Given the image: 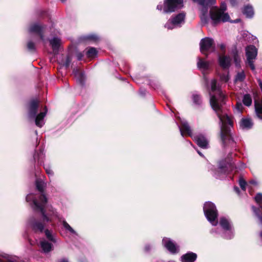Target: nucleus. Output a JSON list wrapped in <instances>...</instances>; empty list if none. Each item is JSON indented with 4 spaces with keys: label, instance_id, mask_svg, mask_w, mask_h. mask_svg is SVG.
<instances>
[{
    "label": "nucleus",
    "instance_id": "nucleus-32",
    "mask_svg": "<svg viewBox=\"0 0 262 262\" xmlns=\"http://www.w3.org/2000/svg\"><path fill=\"white\" fill-rule=\"evenodd\" d=\"M229 79V77L228 74H226L224 75H223L221 76V80L223 82H227Z\"/></svg>",
    "mask_w": 262,
    "mask_h": 262
},
{
    "label": "nucleus",
    "instance_id": "nucleus-3",
    "mask_svg": "<svg viewBox=\"0 0 262 262\" xmlns=\"http://www.w3.org/2000/svg\"><path fill=\"white\" fill-rule=\"evenodd\" d=\"M183 0H164L163 4H159L157 9L165 13H171L183 7Z\"/></svg>",
    "mask_w": 262,
    "mask_h": 262
},
{
    "label": "nucleus",
    "instance_id": "nucleus-6",
    "mask_svg": "<svg viewBox=\"0 0 262 262\" xmlns=\"http://www.w3.org/2000/svg\"><path fill=\"white\" fill-rule=\"evenodd\" d=\"M40 199L41 202H40V203H38L36 200H34L33 194H30L28 195L26 197V200L27 202H30V201H32L35 207L36 208L39 209L41 211V212L42 213L43 217V220L48 221H49V219L47 217L46 215L45 214V212L43 211V209H42V207H43V205L45 204L47 202V199L45 195L42 194L40 196Z\"/></svg>",
    "mask_w": 262,
    "mask_h": 262
},
{
    "label": "nucleus",
    "instance_id": "nucleus-21",
    "mask_svg": "<svg viewBox=\"0 0 262 262\" xmlns=\"http://www.w3.org/2000/svg\"><path fill=\"white\" fill-rule=\"evenodd\" d=\"M201 19L202 23L204 24L208 23L209 18L207 16V11L205 8H203L201 9Z\"/></svg>",
    "mask_w": 262,
    "mask_h": 262
},
{
    "label": "nucleus",
    "instance_id": "nucleus-9",
    "mask_svg": "<svg viewBox=\"0 0 262 262\" xmlns=\"http://www.w3.org/2000/svg\"><path fill=\"white\" fill-rule=\"evenodd\" d=\"M163 245L171 253H175L178 251V247H177L169 238H164L163 239Z\"/></svg>",
    "mask_w": 262,
    "mask_h": 262
},
{
    "label": "nucleus",
    "instance_id": "nucleus-39",
    "mask_svg": "<svg viewBox=\"0 0 262 262\" xmlns=\"http://www.w3.org/2000/svg\"><path fill=\"white\" fill-rule=\"evenodd\" d=\"M28 48L30 50L34 49V45L33 43H32V42H29L28 43Z\"/></svg>",
    "mask_w": 262,
    "mask_h": 262
},
{
    "label": "nucleus",
    "instance_id": "nucleus-17",
    "mask_svg": "<svg viewBox=\"0 0 262 262\" xmlns=\"http://www.w3.org/2000/svg\"><path fill=\"white\" fill-rule=\"evenodd\" d=\"M37 102L33 101L31 102L29 107V116L33 117L36 113L37 107Z\"/></svg>",
    "mask_w": 262,
    "mask_h": 262
},
{
    "label": "nucleus",
    "instance_id": "nucleus-19",
    "mask_svg": "<svg viewBox=\"0 0 262 262\" xmlns=\"http://www.w3.org/2000/svg\"><path fill=\"white\" fill-rule=\"evenodd\" d=\"M43 27L39 24H35L32 25L30 28V31L31 32H37L40 33L43 29Z\"/></svg>",
    "mask_w": 262,
    "mask_h": 262
},
{
    "label": "nucleus",
    "instance_id": "nucleus-13",
    "mask_svg": "<svg viewBox=\"0 0 262 262\" xmlns=\"http://www.w3.org/2000/svg\"><path fill=\"white\" fill-rule=\"evenodd\" d=\"M220 224L225 230L231 231L232 226L230 222L227 219L224 217L221 218Z\"/></svg>",
    "mask_w": 262,
    "mask_h": 262
},
{
    "label": "nucleus",
    "instance_id": "nucleus-25",
    "mask_svg": "<svg viewBox=\"0 0 262 262\" xmlns=\"http://www.w3.org/2000/svg\"><path fill=\"white\" fill-rule=\"evenodd\" d=\"M243 103L247 106H250L252 103V99L249 95H246L243 98Z\"/></svg>",
    "mask_w": 262,
    "mask_h": 262
},
{
    "label": "nucleus",
    "instance_id": "nucleus-43",
    "mask_svg": "<svg viewBox=\"0 0 262 262\" xmlns=\"http://www.w3.org/2000/svg\"><path fill=\"white\" fill-rule=\"evenodd\" d=\"M234 190H235V191L237 193H238V192H239V189H238L237 187H235V188H234Z\"/></svg>",
    "mask_w": 262,
    "mask_h": 262
},
{
    "label": "nucleus",
    "instance_id": "nucleus-44",
    "mask_svg": "<svg viewBox=\"0 0 262 262\" xmlns=\"http://www.w3.org/2000/svg\"><path fill=\"white\" fill-rule=\"evenodd\" d=\"M60 262H68V260L66 259H62L60 261Z\"/></svg>",
    "mask_w": 262,
    "mask_h": 262
},
{
    "label": "nucleus",
    "instance_id": "nucleus-28",
    "mask_svg": "<svg viewBox=\"0 0 262 262\" xmlns=\"http://www.w3.org/2000/svg\"><path fill=\"white\" fill-rule=\"evenodd\" d=\"M255 110L257 113L262 114V101L261 103H255Z\"/></svg>",
    "mask_w": 262,
    "mask_h": 262
},
{
    "label": "nucleus",
    "instance_id": "nucleus-36",
    "mask_svg": "<svg viewBox=\"0 0 262 262\" xmlns=\"http://www.w3.org/2000/svg\"><path fill=\"white\" fill-rule=\"evenodd\" d=\"M252 209L253 211L255 213V214L257 216V217L259 219L261 224H262V216L259 215L257 212V210L255 207H252Z\"/></svg>",
    "mask_w": 262,
    "mask_h": 262
},
{
    "label": "nucleus",
    "instance_id": "nucleus-40",
    "mask_svg": "<svg viewBox=\"0 0 262 262\" xmlns=\"http://www.w3.org/2000/svg\"><path fill=\"white\" fill-rule=\"evenodd\" d=\"M219 47L222 51H224L225 50L226 46L224 43H221L219 45Z\"/></svg>",
    "mask_w": 262,
    "mask_h": 262
},
{
    "label": "nucleus",
    "instance_id": "nucleus-47",
    "mask_svg": "<svg viewBox=\"0 0 262 262\" xmlns=\"http://www.w3.org/2000/svg\"><path fill=\"white\" fill-rule=\"evenodd\" d=\"M40 37H41V38H42V35H40Z\"/></svg>",
    "mask_w": 262,
    "mask_h": 262
},
{
    "label": "nucleus",
    "instance_id": "nucleus-27",
    "mask_svg": "<svg viewBox=\"0 0 262 262\" xmlns=\"http://www.w3.org/2000/svg\"><path fill=\"white\" fill-rule=\"evenodd\" d=\"M63 226L67 230L69 231L71 233H75V231L74 230V229L66 222H63Z\"/></svg>",
    "mask_w": 262,
    "mask_h": 262
},
{
    "label": "nucleus",
    "instance_id": "nucleus-2",
    "mask_svg": "<svg viewBox=\"0 0 262 262\" xmlns=\"http://www.w3.org/2000/svg\"><path fill=\"white\" fill-rule=\"evenodd\" d=\"M227 7L225 3L221 4L220 8L212 7L209 11V18L213 25H217L222 22L230 21V16L226 12Z\"/></svg>",
    "mask_w": 262,
    "mask_h": 262
},
{
    "label": "nucleus",
    "instance_id": "nucleus-18",
    "mask_svg": "<svg viewBox=\"0 0 262 262\" xmlns=\"http://www.w3.org/2000/svg\"><path fill=\"white\" fill-rule=\"evenodd\" d=\"M243 13L247 17H251L254 15V11L253 8L250 6H246L244 7L243 10Z\"/></svg>",
    "mask_w": 262,
    "mask_h": 262
},
{
    "label": "nucleus",
    "instance_id": "nucleus-22",
    "mask_svg": "<svg viewBox=\"0 0 262 262\" xmlns=\"http://www.w3.org/2000/svg\"><path fill=\"white\" fill-rule=\"evenodd\" d=\"M182 135H183L184 132L187 133L189 135H191V129L187 123H184L183 124V128L181 129Z\"/></svg>",
    "mask_w": 262,
    "mask_h": 262
},
{
    "label": "nucleus",
    "instance_id": "nucleus-46",
    "mask_svg": "<svg viewBox=\"0 0 262 262\" xmlns=\"http://www.w3.org/2000/svg\"><path fill=\"white\" fill-rule=\"evenodd\" d=\"M96 37H92V39H96Z\"/></svg>",
    "mask_w": 262,
    "mask_h": 262
},
{
    "label": "nucleus",
    "instance_id": "nucleus-15",
    "mask_svg": "<svg viewBox=\"0 0 262 262\" xmlns=\"http://www.w3.org/2000/svg\"><path fill=\"white\" fill-rule=\"evenodd\" d=\"M198 68L202 71L208 70L210 67V63L207 61L199 59L198 62Z\"/></svg>",
    "mask_w": 262,
    "mask_h": 262
},
{
    "label": "nucleus",
    "instance_id": "nucleus-45",
    "mask_svg": "<svg viewBox=\"0 0 262 262\" xmlns=\"http://www.w3.org/2000/svg\"><path fill=\"white\" fill-rule=\"evenodd\" d=\"M198 154H199L200 156H202V154H201L200 152L198 151Z\"/></svg>",
    "mask_w": 262,
    "mask_h": 262
},
{
    "label": "nucleus",
    "instance_id": "nucleus-33",
    "mask_svg": "<svg viewBox=\"0 0 262 262\" xmlns=\"http://www.w3.org/2000/svg\"><path fill=\"white\" fill-rule=\"evenodd\" d=\"M239 184L241 186V187L244 190H245L246 188V183L245 181L243 179H240L239 181Z\"/></svg>",
    "mask_w": 262,
    "mask_h": 262
},
{
    "label": "nucleus",
    "instance_id": "nucleus-5",
    "mask_svg": "<svg viewBox=\"0 0 262 262\" xmlns=\"http://www.w3.org/2000/svg\"><path fill=\"white\" fill-rule=\"evenodd\" d=\"M185 15L184 13H180L169 19L165 25V28L168 30L173 29L179 27L185 21Z\"/></svg>",
    "mask_w": 262,
    "mask_h": 262
},
{
    "label": "nucleus",
    "instance_id": "nucleus-11",
    "mask_svg": "<svg viewBox=\"0 0 262 262\" xmlns=\"http://www.w3.org/2000/svg\"><path fill=\"white\" fill-rule=\"evenodd\" d=\"M197 255L193 252H189L181 257L182 262H193L196 259Z\"/></svg>",
    "mask_w": 262,
    "mask_h": 262
},
{
    "label": "nucleus",
    "instance_id": "nucleus-31",
    "mask_svg": "<svg viewBox=\"0 0 262 262\" xmlns=\"http://www.w3.org/2000/svg\"><path fill=\"white\" fill-rule=\"evenodd\" d=\"M243 109V105L241 103H237L235 112L237 113H240Z\"/></svg>",
    "mask_w": 262,
    "mask_h": 262
},
{
    "label": "nucleus",
    "instance_id": "nucleus-20",
    "mask_svg": "<svg viewBox=\"0 0 262 262\" xmlns=\"http://www.w3.org/2000/svg\"><path fill=\"white\" fill-rule=\"evenodd\" d=\"M40 246L45 252H48L50 251L52 249L51 245L45 241H42L40 242Z\"/></svg>",
    "mask_w": 262,
    "mask_h": 262
},
{
    "label": "nucleus",
    "instance_id": "nucleus-8",
    "mask_svg": "<svg viewBox=\"0 0 262 262\" xmlns=\"http://www.w3.org/2000/svg\"><path fill=\"white\" fill-rule=\"evenodd\" d=\"M200 45L201 52L205 54L206 51L214 48V41L212 38L206 37L201 40Z\"/></svg>",
    "mask_w": 262,
    "mask_h": 262
},
{
    "label": "nucleus",
    "instance_id": "nucleus-7",
    "mask_svg": "<svg viewBox=\"0 0 262 262\" xmlns=\"http://www.w3.org/2000/svg\"><path fill=\"white\" fill-rule=\"evenodd\" d=\"M246 53L249 66L252 70H254L255 67L253 60L256 58L257 54L256 48L253 46H248L246 49Z\"/></svg>",
    "mask_w": 262,
    "mask_h": 262
},
{
    "label": "nucleus",
    "instance_id": "nucleus-48",
    "mask_svg": "<svg viewBox=\"0 0 262 262\" xmlns=\"http://www.w3.org/2000/svg\"><path fill=\"white\" fill-rule=\"evenodd\" d=\"M260 235H261V236L262 237V232L261 233Z\"/></svg>",
    "mask_w": 262,
    "mask_h": 262
},
{
    "label": "nucleus",
    "instance_id": "nucleus-10",
    "mask_svg": "<svg viewBox=\"0 0 262 262\" xmlns=\"http://www.w3.org/2000/svg\"><path fill=\"white\" fill-rule=\"evenodd\" d=\"M194 140L197 144L202 148H207L208 145L207 140L202 135L194 137Z\"/></svg>",
    "mask_w": 262,
    "mask_h": 262
},
{
    "label": "nucleus",
    "instance_id": "nucleus-37",
    "mask_svg": "<svg viewBox=\"0 0 262 262\" xmlns=\"http://www.w3.org/2000/svg\"><path fill=\"white\" fill-rule=\"evenodd\" d=\"M46 172L47 173V174L49 176H52L53 174V170H52L51 168H47L46 169Z\"/></svg>",
    "mask_w": 262,
    "mask_h": 262
},
{
    "label": "nucleus",
    "instance_id": "nucleus-29",
    "mask_svg": "<svg viewBox=\"0 0 262 262\" xmlns=\"http://www.w3.org/2000/svg\"><path fill=\"white\" fill-rule=\"evenodd\" d=\"M36 184L37 189L40 191H42L45 187L44 183L40 181H37Z\"/></svg>",
    "mask_w": 262,
    "mask_h": 262
},
{
    "label": "nucleus",
    "instance_id": "nucleus-16",
    "mask_svg": "<svg viewBox=\"0 0 262 262\" xmlns=\"http://www.w3.org/2000/svg\"><path fill=\"white\" fill-rule=\"evenodd\" d=\"M252 125V121L249 119H243L240 122L241 127L243 129L250 128Z\"/></svg>",
    "mask_w": 262,
    "mask_h": 262
},
{
    "label": "nucleus",
    "instance_id": "nucleus-34",
    "mask_svg": "<svg viewBox=\"0 0 262 262\" xmlns=\"http://www.w3.org/2000/svg\"><path fill=\"white\" fill-rule=\"evenodd\" d=\"M46 235L47 237L51 241H54V238L53 236L52 235L51 233L49 230H46L45 231Z\"/></svg>",
    "mask_w": 262,
    "mask_h": 262
},
{
    "label": "nucleus",
    "instance_id": "nucleus-24",
    "mask_svg": "<svg viewBox=\"0 0 262 262\" xmlns=\"http://www.w3.org/2000/svg\"><path fill=\"white\" fill-rule=\"evenodd\" d=\"M97 51L96 49L94 48H91L88 49L87 51V56L89 57L93 58L96 56Z\"/></svg>",
    "mask_w": 262,
    "mask_h": 262
},
{
    "label": "nucleus",
    "instance_id": "nucleus-12",
    "mask_svg": "<svg viewBox=\"0 0 262 262\" xmlns=\"http://www.w3.org/2000/svg\"><path fill=\"white\" fill-rule=\"evenodd\" d=\"M230 61L231 60L228 56L223 55L219 57V64L224 69L228 68L230 66Z\"/></svg>",
    "mask_w": 262,
    "mask_h": 262
},
{
    "label": "nucleus",
    "instance_id": "nucleus-35",
    "mask_svg": "<svg viewBox=\"0 0 262 262\" xmlns=\"http://www.w3.org/2000/svg\"><path fill=\"white\" fill-rule=\"evenodd\" d=\"M34 228L35 229V230H40V231L42 230V229H43V226L42 224H39V223H36L34 225V226H33Z\"/></svg>",
    "mask_w": 262,
    "mask_h": 262
},
{
    "label": "nucleus",
    "instance_id": "nucleus-23",
    "mask_svg": "<svg viewBox=\"0 0 262 262\" xmlns=\"http://www.w3.org/2000/svg\"><path fill=\"white\" fill-rule=\"evenodd\" d=\"M60 39L56 37H54L50 40V44L53 49L58 48L60 45Z\"/></svg>",
    "mask_w": 262,
    "mask_h": 262
},
{
    "label": "nucleus",
    "instance_id": "nucleus-4",
    "mask_svg": "<svg viewBox=\"0 0 262 262\" xmlns=\"http://www.w3.org/2000/svg\"><path fill=\"white\" fill-rule=\"evenodd\" d=\"M204 212L207 220L213 225H217L218 222L217 211L214 204L211 202H206L204 205Z\"/></svg>",
    "mask_w": 262,
    "mask_h": 262
},
{
    "label": "nucleus",
    "instance_id": "nucleus-30",
    "mask_svg": "<svg viewBox=\"0 0 262 262\" xmlns=\"http://www.w3.org/2000/svg\"><path fill=\"white\" fill-rule=\"evenodd\" d=\"M255 200L258 204L262 205V194L258 193L255 197Z\"/></svg>",
    "mask_w": 262,
    "mask_h": 262
},
{
    "label": "nucleus",
    "instance_id": "nucleus-26",
    "mask_svg": "<svg viewBox=\"0 0 262 262\" xmlns=\"http://www.w3.org/2000/svg\"><path fill=\"white\" fill-rule=\"evenodd\" d=\"M245 77V74H244V72L242 71L237 74L235 79V80L236 81H242L244 79Z\"/></svg>",
    "mask_w": 262,
    "mask_h": 262
},
{
    "label": "nucleus",
    "instance_id": "nucleus-41",
    "mask_svg": "<svg viewBox=\"0 0 262 262\" xmlns=\"http://www.w3.org/2000/svg\"><path fill=\"white\" fill-rule=\"evenodd\" d=\"M232 6H235L237 4V0H228Z\"/></svg>",
    "mask_w": 262,
    "mask_h": 262
},
{
    "label": "nucleus",
    "instance_id": "nucleus-14",
    "mask_svg": "<svg viewBox=\"0 0 262 262\" xmlns=\"http://www.w3.org/2000/svg\"><path fill=\"white\" fill-rule=\"evenodd\" d=\"M46 113L45 112H42L39 114L35 118V124L41 127L43 124V118H45Z\"/></svg>",
    "mask_w": 262,
    "mask_h": 262
},
{
    "label": "nucleus",
    "instance_id": "nucleus-1",
    "mask_svg": "<svg viewBox=\"0 0 262 262\" xmlns=\"http://www.w3.org/2000/svg\"><path fill=\"white\" fill-rule=\"evenodd\" d=\"M211 90L216 92L215 95H213L210 98V104L213 110L216 112L221 123V136L224 139V135L228 133V126L232 125V121L222 110V104L224 103L225 95L221 91L220 86L217 85L216 81L213 79L210 82Z\"/></svg>",
    "mask_w": 262,
    "mask_h": 262
},
{
    "label": "nucleus",
    "instance_id": "nucleus-42",
    "mask_svg": "<svg viewBox=\"0 0 262 262\" xmlns=\"http://www.w3.org/2000/svg\"><path fill=\"white\" fill-rule=\"evenodd\" d=\"M194 2L198 3L201 5H204L205 4V0H193Z\"/></svg>",
    "mask_w": 262,
    "mask_h": 262
},
{
    "label": "nucleus",
    "instance_id": "nucleus-38",
    "mask_svg": "<svg viewBox=\"0 0 262 262\" xmlns=\"http://www.w3.org/2000/svg\"><path fill=\"white\" fill-rule=\"evenodd\" d=\"M215 3V0H205V4H214Z\"/></svg>",
    "mask_w": 262,
    "mask_h": 262
}]
</instances>
